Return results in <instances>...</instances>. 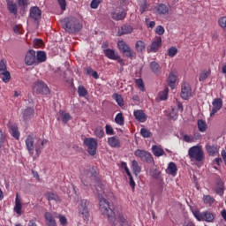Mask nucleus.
<instances>
[{
    "mask_svg": "<svg viewBox=\"0 0 226 226\" xmlns=\"http://www.w3.org/2000/svg\"><path fill=\"white\" fill-rule=\"evenodd\" d=\"M97 195L99 197V209L104 216H107L109 222L113 224V226H132V221L128 219V216L124 215L123 212L116 213L110 207V204L103 196L105 195V191L102 189L99 185L96 187Z\"/></svg>",
    "mask_w": 226,
    "mask_h": 226,
    "instance_id": "1",
    "label": "nucleus"
},
{
    "mask_svg": "<svg viewBox=\"0 0 226 226\" xmlns=\"http://www.w3.org/2000/svg\"><path fill=\"white\" fill-rule=\"evenodd\" d=\"M61 24L63 28L70 34L79 33V31L82 29V24H80L79 19L73 17L64 19Z\"/></svg>",
    "mask_w": 226,
    "mask_h": 226,
    "instance_id": "2",
    "label": "nucleus"
},
{
    "mask_svg": "<svg viewBox=\"0 0 226 226\" xmlns=\"http://www.w3.org/2000/svg\"><path fill=\"white\" fill-rule=\"evenodd\" d=\"M188 154L191 162H198L199 163L204 162V150L202 147L194 146L189 148Z\"/></svg>",
    "mask_w": 226,
    "mask_h": 226,
    "instance_id": "3",
    "label": "nucleus"
},
{
    "mask_svg": "<svg viewBox=\"0 0 226 226\" xmlns=\"http://www.w3.org/2000/svg\"><path fill=\"white\" fill-rule=\"evenodd\" d=\"M26 149L30 154L33 156L34 160H36L43 149V143L40 142H26Z\"/></svg>",
    "mask_w": 226,
    "mask_h": 226,
    "instance_id": "4",
    "label": "nucleus"
},
{
    "mask_svg": "<svg viewBox=\"0 0 226 226\" xmlns=\"http://www.w3.org/2000/svg\"><path fill=\"white\" fill-rule=\"evenodd\" d=\"M78 213L83 220L89 218V200H81L78 205Z\"/></svg>",
    "mask_w": 226,
    "mask_h": 226,
    "instance_id": "5",
    "label": "nucleus"
},
{
    "mask_svg": "<svg viewBox=\"0 0 226 226\" xmlns=\"http://www.w3.org/2000/svg\"><path fill=\"white\" fill-rule=\"evenodd\" d=\"M193 216L198 220V222H211L215 220V215L213 213L205 211V212H200L199 210L193 211Z\"/></svg>",
    "mask_w": 226,
    "mask_h": 226,
    "instance_id": "6",
    "label": "nucleus"
},
{
    "mask_svg": "<svg viewBox=\"0 0 226 226\" xmlns=\"http://www.w3.org/2000/svg\"><path fill=\"white\" fill-rule=\"evenodd\" d=\"M134 156L139 158V160L144 163H153L154 162L153 154H151V153L146 150L137 149L134 152Z\"/></svg>",
    "mask_w": 226,
    "mask_h": 226,
    "instance_id": "7",
    "label": "nucleus"
},
{
    "mask_svg": "<svg viewBox=\"0 0 226 226\" xmlns=\"http://www.w3.org/2000/svg\"><path fill=\"white\" fill-rule=\"evenodd\" d=\"M33 91L35 94H49L50 89L42 80H38L33 85Z\"/></svg>",
    "mask_w": 226,
    "mask_h": 226,
    "instance_id": "8",
    "label": "nucleus"
},
{
    "mask_svg": "<svg viewBox=\"0 0 226 226\" xmlns=\"http://www.w3.org/2000/svg\"><path fill=\"white\" fill-rule=\"evenodd\" d=\"M0 78L4 84H8V82L11 80V74L8 72V67L6 66V63H4V59L0 61Z\"/></svg>",
    "mask_w": 226,
    "mask_h": 226,
    "instance_id": "9",
    "label": "nucleus"
},
{
    "mask_svg": "<svg viewBox=\"0 0 226 226\" xmlns=\"http://www.w3.org/2000/svg\"><path fill=\"white\" fill-rule=\"evenodd\" d=\"M117 47L126 57H135V52L132 50V48L124 41H118Z\"/></svg>",
    "mask_w": 226,
    "mask_h": 226,
    "instance_id": "10",
    "label": "nucleus"
},
{
    "mask_svg": "<svg viewBox=\"0 0 226 226\" xmlns=\"http://www.w3.org/2000/svg\"><path fill=\"white\" fill-rule=\"evenodd\" d=\"M25 64L27 66H33V64H37L36 62V51L30 49L27 51L25 56Z\"/></svg>",
    "mask_w": 226,
    "mask_h": 226,
    "instance_id": "11",
    "label": "nucleus"
},
{
    "mask_svg": "<svg viewBox=\"0 0 226 226\" xmlns=\"http://www.w3.org/2000/svg\"><path fill=\"white\" fill-rule=\"evenodd\" d=\"M113 20H124L126 19V11L121 7H117L111 12Z\"/></svg>",
    "mask_w": 226,
    "mask_h": 226,
    "instance_id": "12",
    "label": "nucleus"
},
{
    "mask_svg": "<svg viewBox=\"0 0 226 226\" xmlns=\"http://www.w3.org/2000/svg\"><path fill=\"white\" fill-rule=\"evenodd\" d=\"M222 107H223V101L222 98H215L212 102V110L210 112V117H213L216 112H219V110H222Z\"/></svg>",
    "mask_w": 226,
    "mask_h": 226,
    "instance_id": "13",
    "label": "nucleus"
},
{
    "mask_svg": "<svg viewBox=\"0 0 226 226\" xmlns=\"http://www.w3.org/2000/svg\"><path fill=\"white\" fill-rule=\"evenodd\" d=\"M29 17L34 20V22H40V20H41V10H40V7H31Z\"/></svg>",
    "mask_w": 226,
    "mask_h": 226,
    "instance_id": "14",
    "label": "nucleus"
},
{
    "mask_svg": "<svg viewBox=\"0 0 226 226\" xmlns=\"http://www.w3.org/2000/svg\"><path fill=\"white\" fill-rule=\"evenodd\" d=\"M180 96L183 100H188L192 96V87H190V84L184 83L182 85Z\"/></svg>",
    "mask_w": 226,
    "mask_h": 226,
    "instance_id": "15",
    "label": "nucleus"
},
{
    "mask_svg": "<svg viewBox=\"0 0 226 226\" xmlns=\"http://www.w3.org/2000/svg\"><path fill=\"white\" fill-rule=\"evenodd\" d=\"M160 47H162V37L156 36L154 41H152L150 49H147V52H158V49H160Z\"/></svg>",
    "mask_w": 226,
    "mask_h": 226,
    "instance_id": "16",
    "label": "nucleus"
},
{
    "mask_svg": "<svg viewBox=\"0 0 226 226\" xmlns=\"http://www.w3.org/2000/svg\"><path fill=\"white\" fill-rule=\"evenodd\" d=\"M94 168H89V170L84 171V173L81 176V181L85 186H87V181L91 180V177L94 176Z\"/></svg>",
    "mask_w": 226,
    "mask_h": 226,
    "instance_id": "17",
    "label": "nucleus"
},
{
    "mask_svg": "<svg viewBox=\"0 0 226 226\" xmlns=\"http://www.w3.org/2000/svg\"><path fill=\"white\" fill-rule=\"evenodd\" d=\"M133 33V26L128 24L123 25L118 28L117 34L118 36H124V34H132Z\"/></svg>",
    "mask_w": 226,
    "mask_h": 226,
    "instance_id": "18",
    "label": "nucleus"
},
{
    "mask_svg": "<svg viewBox=\"0 0 226 226\" xmlns=\"http://www.w3.org/2000/svg\"><path fill=\"white\" fill-rule=\"evenodd\" d=\"M133 116L139 123H146L147 121V115L142 109L134 110Z\"/></svg>",
    "mask_w": 226,
    "mask_h": 226,
    "instance_id": "19",
    "label": "nucleus"
},
{
    "mask_svg": "<svg viewBox=\"0 0 226 226\" xmlns=\"http://www.w3.org/2000/svg\"><path fill=\"white\" fill-rule=\"evenodd\" d=\"M84 146H85V147H87V153L91 156H94V154H96V149L98 148V143H96V142H85Z\"/></svg>",
    "mask_w": 226,
    "mask_h": 226,
    "instance_id": "20",
    "label": "nucleus"
},
{
    "mask_svg": "<svg viewBox=\"0 0 226 226\" xmlns=\"http://www.w3.org/2000/svg\"><path fill=\"white\" fill-rule=\"evenodd\" d=\"M14 213L18 214L19 216L22 215V199L20 196H19V193L16 194V199H15V205L13 207Z\"/></svg>",
    "mask_w": 226,
    "mask_h": 226,
    "instance_id": "21",
    "label": "nucleus"
},
{
    "mask_svg": "<svg viewBox=\"0 0 226 226\" xmlns=\"http://www.w3.org/2000/svg\"><path fill=\"white\" fill-rule=\"evenodd\" d=\"M176 82H177V72L171 71L168 77V85L172 89H176Z\"/></svg>",
    "mask_w": 226,
    "mask_h": 226,
    "instance_id": "22",
    "label": "nucleus"
},
{
    "mask_svg": "<svg viewBox=\"0 0 226 226\" xmlns=\"http://www.w3.org/2000/svg\"><path fill=\"white\" fill-rule=\"evenodd\" d=\"M154 10L156 15H167L169 13V7L165 4H158Z\"/></svg>",
    "mask_w": 226,
    "mask_h": 226,
    "instance_id": "23",
    "label": "nucleus"
},
{
    "mask_svg": "<svg viewBox=\"0 0 226 226\" xmlns=\"http://www.w3.org/2000/svg\"><path fill=\"white\" fill-rule=\"evenodd\" d=\"M103 54L108 57V59H111V61L119 59V53H117L114 49H103Z\"/></svg>",
    "mask_w": 226,
    "mask_h": 226,
    "instance_id": "24",
    "label": "nucleus"
},
{
    "mask_svg": "<svg viewBox=\"0 0 226 226\" xmlns=\"http://www.w3.org/2000/svg\"><path fill=\"white\" fill-rule=\"evenodd\" d=\"M7 10L12 15L19 13V7H17V4H15L13 0H7Z\"/></svg>",
    "mask_w": 226,
    "mask_h": 226,
    "instance_id": "25",
    "label": "nucleus"
},
{
    "mask_svg": "<svg viewBox=\"0 0 226 226\" xmlns=\"http://www.w3.org/2000/svg\"><path fill=\"white\" fill-rule=\"evenodd\" d=\"M44 218L46 220L47 226H57V223L56 222V219H54V215H52L50 212H46L44 214Z\"/></svg>",
    "mask_w": 226,
    "mask_h": 226,
    "instance_id": "26",
    "label": "nucleus"
},
{
    "mask_svg": "<svg viewBox=\"0 0 226 226\" xmlns=\"http://www.w3.org/2000/svg\"><path fill=\"white\" fill-rule=\"evenodd\" d=\"M34 117V109L28 107L23 111V121H29Z\"/></svg>",
    "mask_w": 226,
    "mask_h": 226,
    "instance_id": "27",
    "label": "nucleus"
},
{
    "mask_svg": "<svg viewBox=\"0 0 226 226\" xmlns=\"http://www.w3.org/2000/svg\"><path fill=\"white\" fill-rule=\"evenodd\" d=\"M150 70L154 75H160L162 73V66L156 61H153L150 63Z\"/></svg>",
    "mask_w": 226,
    "mask_h": 226,
    "instance_id": "28",
    "label": "nucleus"
},
{
    "mask_svg": "<svg viewBox=\"0 0 226 226\" xmlns=\"http://www.w3.org/2000/svg\"><path fill=\"white\" fill-rule=\"evenodd\" d=\"M167 174L176 177L177 174V166L174 162H170L166 170Z\"/></svg>",
    "mask_w": 226,
    "mask_h": 226,
    "instance_id": "29",
    "label": "nucleus"
},
{
    "mask_svg": "<svg viewBox=\"0 0 226 226\" xmlns=\"http://www.w3.org/2000/svg\"><path fill=\"white\" fill-rule=\"evenodd\" d=\"M131 169H132L133 174H135V176H137L138 174H140V172H142V167H140V165H139V162H137L136 160H133L132 162Z\"/></svg>",
    "mask_w": 226,
    "mask_h": 226,
    "instance_id": "30",
    "label": "nucleus"
},
{
    "mask_svg": "<svg viewBox=\"0 0 226 226\" xmlns=\"http://www.w3.org/2000/svg\"><path fill=\"white\" fill-rule=\"evenodd\" d=\"M152 153L154 156H157V157L163 156V154H165V151H163V148L156 145H154L152 147Z\"/></svg>",
    "mask_w": 226,
    "mask_h": 226,
    "instance_id": "31",
    "label": "nucleus"
},
{
    "mask_svg": "<svg viewBox=\"0 0 226 226\" xmlns=\"http://www.w3.org/2000/svg\"><path fill=\"white\" fill-rule=\"evenodd\" d=\"M207 151L209 154V156H216L218 154V147L215 145H207Z\"/></svg>",
    "mask_w": 226,
    "mask_h": 226,
    "instance_id": "32",
    "label": "nucleus"
},
{
    "mask_svg": "<svg viewBox=\"0 0 226 226\" xmlns=\"http://www.w3.org/2000/svg\"><path fill=\"white\" fill-rule=\"evenodd\" d=\"M36 57V63H45L47 61V54L45 51H38Z\"/></svg>",
    "mask_w": 226,
    "mask_h": 226,
    "instance_id": "33",
    "label": "nucleus"
},
{
    "mask_svg": "<svg viewBox=\"0 0 226 226\" xmlns=\"http://www.w3.org/2000/svg\"><path fill=\"white\" fill-rule=\"evenodd\" d=\"M59 115L62 117V122L64 124H66V123H68V121L72 120V115H70V113H65L64 110H60Z\"/></svg>",
    "mask_w": 226,
    "mask_h": 226,
    "instance_id": "34",
    "label": "nucleus"
},
{
    "mask_svg": "<svg viewBox=\"0 0 226 226\" xmlns=\"http://www.w3.org/2000/svg\"><path fill=\"white\" fill-rule=\"evenodd\" d=\"M115 123L119 126H124V117H123V113H117L116 115Z\"/></svg>",
    "mask_w": 226,
    "mask_h": 226,
    "instance_id": "35",
    "label": "nucleus"
},
{
    "mask_svg": "<svg viewBox=\"0 0 226 226\" xmlns=\"http://www.w3.org/2000/svg\"><path fill=\"white\" fill-rule=\"evenodd\" d=\"M11 133L16 140H19L20 139V132H19V127L17 125H11Z\"/></svg>",
    "mask_w": 226,
    "mask_h": 226,
    "instance_id": "36",
    "label": "nucleus"
},
{
    "mask_svg": "<svg viewBox=\"0 0 226 226\" xmlns=\"http://www.w3.org/2000/svg\"><path fill=\"white\" fill-rule=\"evenodd\" d=\"M215 192L217 193V195H220L221 197L222 195H223L224 189H223V182L222 180L218 181L217 185L215 187Z\"/></svg>",
    "mask_w": 226,
    "mask_h": 226,
    "instance_id": "37",
    "label": "nucleus"
},
{
    "mask_svg": "<svg viewBox=\"0 0 226 226\" xmlns=\"http://www.w3.org/2000/svg\"><path fill=\"white\" fill-rule=\"evenodd\" d=\"M135 49L138 52H144V50H146V42L143 41H138L135 44Z\"/></svg>",
    "mask_w": 226,
    "mask_h": 226,
    "instance_id": "38",
    "label": "nucleus"
},
{
    "mask_svg": "<svg viewBox=\"0 0 226 226\" xmlns=\"http://www.w3.org/2000/svg\"><path fill=\"white\" fill-rule=\"evenodd\" d=\"M160 174H162V172L159 170H157V169H150L149 175L154 179H160Z\"/></svg>",
    "mask_w": 226,
    "mask_h": 226,
    "instance_id": "39",
    "label": "nucleus"
},
{
    "mask_svg": "<svg viewBox=\"0 0 226 226\" xmlns=\"http://www.w3.org/2000/svg\"><path fill=\"white\" fill-rule=\"evenodd\" d=\"M113 98L114 100H116L119 107H123L124 105V101L123 100V96H121L119 94H114Z\"/></svg>",
    "mask_w": 226,
    "mask_h": 226,
    "instance_id": "40",
    "label": "nucleus"
},
{
    "mask_svg": "<svg viewBox=\"0 0 226 226\" xmlns=\"http://www.w3.org/2000/svg\"><path fill=\"white\" fill-rule=\"evenodd\" d=\"M78 94L80 97L87 96V89H86V87L83 86H79L78 87Z\"/></svg>",
    "mask_w": 226,
    "mask_h": 226,
    "instance_id": "41",
    "label": "nucleus"
},
{
    "mask_svg": "<svg viewBox=\"0 0 226 226\" xmlns=\"http://www.w3.org/2000/svg\"><path fill=\"white\" fill-rule=\"evenodd\" d=\"M198 128L200 132H206L207 125L204 120H198Z\"/></svg>",
    "mask_w": 226,
    "mask_h": 226,
    "instance_id": "42",
    "label": "nucleus"
},
{
    "mask_svg": "<svg viewBox=\"0 0 226 226\" xmlns=\"http://www.w3.org/2000/svg\"><path fill=\"white\" fill-rule=\"evenodd\" d=\"M154 33H155V34L162 36V35L165 34V28L162 25H159L155 27Z\"/></svg>",
    "mask_w": 226,
    "mask_h": 226,
    "instance_id": "43",
    "label": "nucleus"
},
{
    "mask_svg": "<svg viewBox=\"0 0 226 226\" xmlns=\"http://www.w3.org/2000/svg\"><path fill=\"white\" fill-rule=\"evenodd\" d=\"M95 135L96 137H98L99 139H103V137L105 136V132L103 131V128L102 127H97L95 129Z\"/></svg>",
    "mask_w": 226,
    "mask_h": 226,
    "instance_id": "44",
    "label": "nucleus"
},
{
    "mask_svg": "<svg viewBox=\"0 0 226 226\" xmlns=\"http://www.w3.org/2000/svg\"><path fill=\"white\" fill-rule=\"evenodd\" d=\"M26 142H40V138L34 134H30L27 136Z\"/></svg>",
    "mask_w": 226,
    "mask_h": 226,
    "instance_id": "45",
    "label": "nucleus"
},
{
    "mask_svg": "<svg viewBox=\"0 0 226 226\" xmlns=\"http://www.w3.org/2000/svg\"><path fill=\"white\" fill-rule=\"evenodd\" d=\"M135 84L138 86L140 91L142 92L146 91V87H144V81L142 80V79H135Z\"/></svg>",
    "mask_w": 226,
    "mask_h": 226,
    "instance_id": "46",
    "label": "nucleus"
},
{
    "mask_svg": "<svg viewBox=\"0 0 226 226\" xmlns=\"http://www.w3.org/2000/svg\"><path fill=\"white\" fill-rule=\"evenodd\" d=\"M168 97H169V88H165L163 91H162L159 94L160 100H167Z\"/></svg>",
    "mask_w": 226,
    "mask_h": 226,
    "instance_id": "47",
    "label": "nucleus"
},
{
    "mask_svg": "<svg viewBox=\"0 0 226 226\" xmlns=\"http://www.w3.org/2000/svg\"><path fill=\"white\" fill-rule=\"evenodd\" d=\"M208 77H209V72H207V71H203V72L200 74L199 80H200V82H204V80H206Z\"/></svg>",
    "mask_w": 226,
    "mask_h": 226,
    "instance_id": "48",
    "label": "nucleus"
},
{
    "mask_svg": "<svg viewBox=\"0 0 226 226\" xmlns=\"http://www.w3.org/2000/svg\"><path fill=\"white\" fill-rule=\"evenodd\" d=\"M44 43H43V40L41 39H35L34 41V47L35 49H41V47H43Z\"/></svg>",
    "mask_w": 226,
    "mask_h": 226,
    "instance_id": "49",
    "label": "nucleus"
},
{
    "mask_svg": "<svg viewBox=\"0 0 226 226\" xmlns=\"http://www.w3.org/2000/svg\"><path fill=\"white\" fill-rule=\"evenodd\" d=\"M177 54V48L176 47H171L168 50V56L170 57H174Z\"/></svg>",
    "mask_w": 226,
    "mask_h": 226,
    "instance_id": "50",
    "label": "nucleus"
},
{
    "mask_svg": "<svg viewBox=\"0 0 226 226\" xmlns=\"http://www.w3.org/2000/svg\"><path fill=\"white\" fill-rule=\"evenodd\" d=\"M140 134L142 135V137H144V139L151 137V132H149V130L146 128H141Z\"/></svg>",
    "mask_w": 226,
    "mask_h": 226,
    "instance_id": "51",
    "label": "nucleus"
},
{
    "mask_svg": "<svg viewBox=\"0 0 226 226\" xmlns=\"http://www.w3.org/2000/svg\"><path fill=\"white\" fill-rule=\"evenodd\" d=\"M203 202L205 204H213V202H215V198L211 197L210 195L204 196Z\"/></svg>",
    "mask_w": 226,
    "mask_h": 226,
    "instance_id": "52",
    "label": "nucleus"
},
{
    "mask_svg": "<svg viewBox=\"0 0 226 226\" xmlns=\"http://www.w3.org/2000/svg\"><path fill=\"white\" fill-rule=\"evenodd\" d=\"M219 26L225 31L226 33V17H222L219 19Z\"/></svg>",
    "mask_w": 226,
    "mask_h": 226,
    "instance_id": "53",
    "label": "nucleus"
},
{
    "mask_svg": "<svg viewBox=\"0 0 226 226\" xmlns=\"http://www.w3.org/2000/svg\"><path fill=\"white\" fill-rule=\"evenodd\" d=\"M105 130L107 135H114V128H112V125L106 124Z\"/></svg>",
    "mask_w": 226,
    "mask_h": 226,
    "instance_id": "54",
    "label": "nucleus"
},
{
    "mask_svg": "<svg viewBox=\"0 0 226 226\" xmlns=\"http://www.w3.org/2000/svg\"><path fill=\"white\" fill-rule=\"evenodd\" d=\"M100 6V0H92L90 4V8L96 10Z\"/></svg>",
    "mask_w": 226,
    "mask_h": 226,
    "instance_id": "55",
    "label": "nucleus"
},
{
    "mask_svg": "<svg viewBox=\"0 0 226 226\" xmlns=\"http://www.w3.org/2000/svg\"><path fill=\"white\" fill-rule=\"evenodd\" d=\"M127 176L129 177L130 186L132 188V190H135V180H133V177L132 176V173L130 172L129 175Z\"/></svg>",
    "mask_w": 226,
    "mask_h": 226,
    "instance_id": "56",
    "label": "nucleus"
},
{
    "mask_svg": "<svg viewBox=\"0 0 226 226\" xmlns=\"http://www.w3.org/2000/svg\"><path fill=\"white\" fill-rule=\"evenodd\" d=\"M57 2L62 11H64L66 10V0H57Z\"/></svg>",
    "mask_w": 226,
    "mask_h": 226,
    "instance_id": "57",
    "label": "nucleus"
},
{
    "mask_svg": "<svg viewBox=\"0 0 226 226\" xmlns=\"http://www.w3.org/2000/svg\"><path fill=\"white\" fill-rule=\"evenodd\" d=\"M147 10V2L144 1L143 4H140L139 6V11L140 13H144Z\"/></svg>",
    "mask_w": 226,
    "mask_h": 226,
    "instance_id": "58",
    "label": "nucleus"
},
{
    "mask_svg": "<svg viewBox=\"0 0 226 226\" xmlns=\"http://www.w3.org/2000/svg\"><path fill=\"white\" fill-rule=\"evenodd\" d=\"M121 168L125 170V174H126L127 176H130V169H128V165L126 164V162H121Z\"/></svg>",
    "mask_w": 226,
    "mask_h": 226,
    "instance_id": "59",
    "label": "nucleus"
},
{
    "mask_svg": "<svg viewBox=\"0 0 226 226\" xmlns=\"http://www.w3.org/2000/svg\"><path fill=\"white\" fill-rule=\"evenodd\" d=\"M58 218H59V222H60L61 225L64 226V225H66L68 223V220L66 219L65 216L59 215Z\"/></svg>",
    "mask_w": 226,
    "mask_h": 226,
    "instance_id": "60",
    "label": "nucleus"
},
{
    "mask_svg": "<svg viewBox=\"0 0 226 226\" xmlns=\"http://www.w3.org/2000/svg\"><path fill=\"white\" fill-rule=\"evenodd\" d=\"M48 200H59V198L57 197V195L54 194V193H49L48 194Z\"/></svg>",
    "mask_w": 226,
    "mask_h": 226,
    "instance_id": "61",
    "label": "nucleus"
},
{
    "mask_svg": "<svg viewBox=\"0 0 226 226\" xmlns=\"http://www.w3.org/2000/svg\"><path fill=\"white\" fill-rule=\"evenodd\" d=\"M13 31L14 33H16L17 34H20V33H22V26L19 25H16L13 27Z\"/></svg>",
    "mask_w": 226,
    "mask_h": 226,
    "instance_id": "62",
    "label": "nucleus"
},
{
    "mask_svg": "<svg viewBox=\"0 0 226 226\" xmlns=\"http://www.w3.org/2000/svg\"><path fill=\"white\" fill-rule=\"evenodd\" d=\"M170 119H177V113L174 109L170 113Z\"/></svg>",
    "mask_w": 226,
    "mask_h": 226,
    "instance_id": "63",
    "label": "nucleus"
},
{
    "mask_svg": "<svg viewBox=\"0 0 226 226\" xmlns=\"http://www.w3.org/2000/svg\"><path fill=\"white\" fill-rule=\"evenodd\" d=\"M19 6H27V0H18Z\"/></svg>",
    "mask_w": 226,
    "mask_h": 226,
    "instance_id": "64",
    "label": "nucleus"
}]
</instances>
